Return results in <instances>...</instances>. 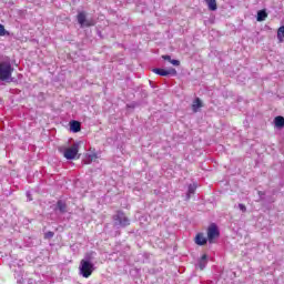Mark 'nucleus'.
Masks as SVG:
<instances>
[{"mask_svg": "<svg viewBox=\"0 0 284 284\" xmlns=\"http://www.w3.org/2000/svg\"><path fill=\"white\" fill-rule=\"evenodd\" d=\"M162 59H164V61H169L170 63L172 62V57L170 55H162Z\"/></svg>", "mask_w": 284, "mask_h": 284, "instance_id": "obj_22", "label": "nucleus"}, {"mask_svg": "<svg viewBox=\"0 0 284 284\" xmlns=\"http://www.w3.org/2000/svg\"><path fill=\"white\" fill-rule=\"evenodd\" d=\"M207 265V255H202L201 260L199 261V267L200 270H205V266Z\"/></svg>", "mask_w": 284, "mask_h": 284, "instance_id": "obj_12", "label": "nucleus"}, {"mask_svg": "<svg viewBox=\"0 0 284 284\" xmlns=\"http://www.w3.org/2000/svg\"><path fill=\"white\" fill-rule=\"evenodd\" d=\"M202 106H203V104L201 102V99L196 98L192 105L193 112H199V109Z\"/></svg>", "mask_w": 284, "mask_h": 284, "instance_id": "obj_13", "label": "nucleus"}, {"mask_svg": "<svg viewBox=\"0 0 284 284\" xmlns=\"http://www.w3.org/2000/svg\"><path fill=\"white\" fill-rule=\"evenodd\" d=\"M57 210H59L61 214H65V212H68V205L65 204V202L60 200L57 203Z\"/></svg>", "mask_w": 284, "mask_h": 284, "instance_id": "obj_9", "label": "nucleus"}, {"mask_svg": "<svg viewBox=\"0 0 284 284\" xmlns=\"http://www.w3.org/2000/svg\"><path fill=\"white\" fill-rule=\"evenodd\" d=\"M196 192V183L190 184L186 199L190 200L191 194H194Z\"/></svg>", "mask_w": 284, "mask_h": 284, "instance_id": "obj_15", "label": "nucleus"}, {"mask_svg": "<svg viewBox=\"0 0 284 284\" xmlns=\"http://www.w3.org/2000/svg\"><path fill=\"white\" fill-rule=\"evenodd\" d=\"M277 39L280 41V43H283V39H284V26L280 27L277 30Z\"/></svg>", "mask_w": 284, "mask_h": 284, "instance_id": "obj_17", "label": "nucleus"}, {"mask_svg": "<svg viewBox=\"0 0 284 284\" xmlns=\"http://www.w3.org/2000/svg\"><path fill=\"white\" fill-rule=\"evenodd\" d=\"M275 128H284V118L278 115L274 119Z\"/></svg>", "mask_w": 284, "mask_h": 284, "instance_id": "obj_14", "label": "nucleus"}, {"mask_svg": "<svg viewBox=\"0 0 284 284\" xmlns=\"http://www.w3.org/2000/svg\"><path fill=\"white\" fill-rule=\"evenodd\" d=\"M152 72H154V74H159L160 77H170V74H172L173 77H175V74H176V69H169V70H165V69L155 68V69L152 70Z\"/></svg>", "mask_w": 284, "mask_h": 284, "instance_id": "obj_7", "label": "nucleus"}, {"mask_svg": "<svg viewBox=\"0 0 284 284\" xmlns=\"http://www.w3.org/2000/svg\"><path fill=\"white\" fill-rule=\"evenodd\" d=\"M78 23L81 26V28H90L94 26V20H88L85 12L80 11L78 13Z\"/></svg>", "mask_w": 284, "mask_h": 284, "instance_id": "obj_5", "label": "nucleus"}, {"mask_svg": "<svg viewBox=\"0 0 284 284\" xmlns=\"http://www.w3.org/2000/svg\"><path fill=\"white\" fill-rule=\"evenodd\" d=\"M209 10H211L212 12L216 11L217 6H216V0H204Z\"/></svg>", "mask_w": 284, "mask_h": 284, "instance_id": "obj_11", "label": "nucleus"}, {"mask_svg": "<svg viewBox=\"0 0 284 284\" xmlns=\"http://www.w3.org/2000/svg\"><path fill=\"white\" fill-rule=\"evenodd\" d=\"M0 37H10V31L6 30L3 24H0Z\"/></svg>", "mask_w": 284, "mask_h": 284, "instance_id": "obj_18", "label": "nucleus"}, {"mask_svg": "<svg viewBox=\"0 0 284 284\" xmlns=\"http://www.w3.org/2000/svg\"><path fill=\"white\" fill-rule=\"evenodd\" d=\"M79 270L80 276H83V278H90V276H92V272H94V264L89 260H82L80 262Z\"/></svg>", "mask_w": 284, "mask_h": 284, "instance_id": "obj_3", "label": "nucleus"}, {"mask_svg": "<svg viewBox=\"0 0 284 284\" xmlns=\"http://www.w3.org/2000/svg\"><path fill=\"white\" fill-rule=\"evenodd\" d=\"M92 161H97V154L89 155V162L92 163Z\"/></svg>", "mask_w": 284, "mask_h": 284, "instance_id": "obj_20", "label": "nucleus"}, {"mask_svg": "<svg viewBox=\"0 0 284 284\" xmlns=\"http://www.w3.org/2000/svg\"><path fill=\"white\" fill-rule=\"evenodd\" d=\"M114 225L116 227H128L130 225V219L125 216V213L119 211L114 216H113Z\"/></svg>", "mask_w": 284, "mask_h": 284, "instance_id": "obj_4", "label": "nucleus"}, {"mask_svg": "<svg viewBox=\"0 0 284 284\" xmlns=\"http://www.w3.org/2000/svg\"><path fill=\"white\" fill-rule=\"evenodd\" d=\"M195 243H196V245H205V243H207V237H205V235H203V233H199L195 236Z\"/></svg>", "mask_w": 284, "mask_h": 284, "instance_id": "obj_8", "label": "nucleus"}, {"mask_svg": "<svg viewBox=\"0 0 284 284\" xmlns=\"http://www.w3.org/2000/svg\"><path fill=\"white\" fill-rule=\"evenodd\" d=\"M241 212H247V207L244 204H239Z\"/></svg>", "mask_w": 284, "mask_h": 284, "instance_id": "obj_21", "label": "nucleus"}, {"mask_svg": "<svg viewBox=\"0 0 284 284\" xmlns=\"http://www.w3.org/2000/svg\"><path fill=\"white\" fill-rule=\"evenodd\" d=\"M59 152L63 154L67 161H74L79 154V143H73L71 146H60Z\"/></svg>", "mask_w": 284, "mask_h": 284, "instance_id": "obj_1", "label": "nucleus"}, {"mask_svg": "<svg viewBox=\"0 0 284 284\" xmlns=\"http://www.w3.org/2000/svg\"><path fill=\"white\" fill-rule=\"evenodd\" d=\"M27 196H28L29 201H32V197H30V193L29 192L27 193Z\"/></svg>", "mask_w": 284, "mask_h": 284, "instance_id": "obj_23", "label": "nucleus"}, {"mask_svg": "<svg viewBox=\"0 0 284 284\" xmlns=\"http://www.w3.org/2000/svg\"><path fill=\"white\" fill-rule=\"evenodd\" d=\"M266 17H267V11L265 10L257 11V18H256L257 21H265Z\"/></svg>", "mask_w": 284, "mask_h": 284, "instance_id": "obj_16", "label": "nucleus"}, {"mask_svg": "<svg viewBox=\"0 0 284 284\" xmlns=\"http://www.w3.org/2000/svg\"><path fill=\"white\" fill-rule=\"evenodd\" d=\"M49 236H53V234H52V233H49Z\"/></svg>", "mask_w": 284, "mask_h": 284, "instance_id": "obj_24", "label": "nucleus"}, {"mask_svg": "<svg viewBox=\"0 0 284 284\" xmlns=\"http://www.w3.org/2000/svg\"><path fill=\"white\" fill-rule=\"evenodd\" d=\"M12 72H14V68H12L10 62H0V81H10L12 79Z\"/></svg>", "mask_w": 284, "mask_h": 284, "instance_id": "obj_2", "label": "nucleus"}, {"mask_svg": "<svg viewBox=\"0 0 284 284\" xmlns=\"http://www.w3.org/2000/svg\"><path fill=\"white\" fill-rule=\"evenodd\" d=\"M171 64L175 65V67H179V65H181V61H179V60H171Z\"/></svg>", "mask_w": 284, "mask_h": 284, "instance_id": "obj_19", "label": "nucleus"}, {"mask_svg": "<svg viewBox=\"0 0 284 284\" xmlns=\"http://www.w3.org/2000/svg\"><path fill=\"white\" fill-rule=\"evenodd\" d=\"M220 235L219 226H216V224H211L207 229L209 243H214V240L219 239Z\"/></svg>", "mask_w": 284, "mask_h": 284, "instance_id": "obj_6", "label": "nucleus"}, {"mask_svg": "<svg viewBox=\"0 0 284 284\" xmlns=\"http://www.w3.org/2000/svg\"><path fill=\"white\" fill-rule=\"evenodd\" d=\"M70 130L71 132H81V123L79 121H71Z\"/></svg>", "mask_w": 284, "mask_h": 284, "instance_id": "obj_10", "label": "nucleus"}]
</instances>
